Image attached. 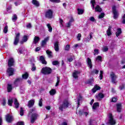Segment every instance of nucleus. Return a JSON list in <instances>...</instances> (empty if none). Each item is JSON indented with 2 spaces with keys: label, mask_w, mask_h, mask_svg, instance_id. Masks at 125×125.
Returning <instances> with one entry per match:
<instances>
[{
  "label": "nucleus",
  "mask_w": 125,
  "mask_h": 125,
  "mask_svg": "<svg viewBox=\"0 0 125 125\" xmlns=\"http://www.w3.org/2000/svg\"><path fill=\"white\" fill-rule=\"evenodd\" d=\"M69 105H71V104L69 103V101L67 99H65L64 100L62 104L60 105L59 108L62 112H63V109H67Z\"/></svg>",
  "instance_id": "1"
},
{
  "label": "nucleus",
  "mask_w": 125,
  "mask_h": 125,
  "mask_svg": "<svg viewBox=\"0 0 125 125\" xmlns=\"http://www.w3.org/2000/svg\"><path fill=\"white\" fill-rule=\"evenodd\" d=\"M41 73L43 75H50L52 73V69L47 66L44 67L42 68Z\"/></svg>",
  "instance_id": "2"
},
{
  "label": "nucleus",
  "mask_w": 125,
  "mask_h": 125,
  "mask_svg": "<svg viewBox=\"0 0 125 125\" xmlns=\"http://www.w3.org/2000/svg\"><path fill=\"white\" fill-rule=\"evenodd\" d=\"M112 12L113 14L114 19H117V18L119 17V13L117 10V6H116V5L112 6Z\"/></svg>",
  "instance_id": "3"
},
{
  "label": "nucleus",
  "mask_w": 125,
  "mask_h": 125,
  "mask_svg": "<svg viewBox=\"0 0 125 125\" xmlns=\"http://www.w3.org/2000/svg\"><path fill=\"white\" fill-rule=\"evenodd\" d=\"M45 17L48 19H51L53 17V11L51 9L48 10L45 13Z\"/></svg>",
  "instance_id": "4"
},
{
  "label": "nucleus",
  "mask_w": 125,
  "mask_h": 125,
  "mask_svg": "<svg viewBox=\"0 0 125 125\" xmlns=\"http://www.w3.org/2000/svg\"><path fill=\"white\" fill-rule=\"evenodd\" d=\"M110 76L111 78V82L112 83H115V84H117V82H116V81H117V79H118V76L116 75V74H115V73H114L113 72H111Z\"/></svg>",
  "instance_id": "5"
},
{
  "label": "nucleus",
  "mask_w": 125,
  "mask_h": 125,
  "mask_svg": "<svg viewBox=\"0 0 125 125\" xmlns=\"http://www.w3.org/2000/svg\"><path fill=\"white\" fill-rule=\"evenodd\" d=\"M38 117H39V114L37 113H34L31 114V118H30V123L31 124H34L35 122L37 120Z\"/></svg>",
  "instance_id": "6"
},
{
  "label": "nucleus",
  "mask_w": 125,
  "mask_h": 125,
  "mask_svg": "<svg viewBox=\"0 0 125 125\" xmlns=\"http://www.w3.org/2000/svg\"><path fill=\"white\" fill-rule=\"evenodd\" d=\"M109 122L108 124L110 125H116V121L114 120V117H113V114L112 113L109 114Z\"/></svg>",
  "instance_id": "7"
},
{
  "label": "nucleus",
  "mask_w": 125,
  "mask_h": 125,
  "mask_svg": "<svg viewBox=\"0 0 125 125\" xmlns=\"http://www.w3.org/2000/svg\"><path fill=\"white\" fill-rule=\"evenodd\" d=\"M20 40V33H18L16 34V37L14 41V45H17Z\"/></svg>",
  "instance_id": "8"
},
{
  "label": "nucleus",
  "mask_w": 125,
  "mask_h": 125,
  "mask_svg": "<svg viewBox=\"0 0 125 125\" xmlns=\"http://www.w3.org/2000/svg\"><path fill=\"white\" fill-rule=\"evenodd\" d=\"M5 118L6 122H7L9 124L12 123V121H13V116L10 115L9 114H7L6 115Z\"/></svg>",
  "instance_id": "9"
},
{
  "label": "nucleus",
  "mask_w": 125,
  "mask_h": 125,
  "mask_svg": "<svg viewBox=\"0 0 125 125\" xmlns=\"http://www.w3.org/2000/svg\"><path fill=\"white\" fill-rule=\"evenodd\" d=\"M7 73L8 74L9 77L13 76L14 75V68L12 67H9L7 69Z\"/></svg>",
  "instance_id": "10"
},
{
  "label": "nucleus",
  "mask_w": 125,
  "mask_h": 125,
  "mask_svg": "<svg viewBox=\"0 0 125 125\" xmlns=\"http://www.w3.org/2000/svg\"><path fill=\"white\" fill-rule=\"evenodd\" d=\"M8 66L9 68L12 67L14 66V59L12 58H10L8 61Z\"/></svg>",
  "instance_id": "11"
},
{
  "label": "nucleus",
  "mask_w": 125,
  "mask_h": 125,
  "mask_svg": "<svg viewBox=\"0 0 125 125\" xmlns=\"http://www.w3.org/2000/svg\"><path fill=\"white\" fill-rule=\"evenodd\" d=\"M101 88V87L100 86L98 85L97 84H96L94 85V87L92 89V92L93 93H95L97 90H100Z\"/></svg>",
  "instance_id": "12"
},
{
  "label": "nucleus",
  "mask_w": 125,
  "mask_h": 125,
  "mask_svg": "<svg viewBox=\"0 0 125 125\" xmlns=\"http://www.w3.org/2000/svg\"><path fill=\"white\" fill-rule=\"evenodd\" d=\"M86 62L87 64L88 67L90 68V69H92V62H91V59L88 58L86 60Z\"/></svg>",
  "instance_id": "13"
},
{
  "label": "nucleus",
  "mask_w": 125,
  "mask_h": 125,
  "mask_svg": "<svg viewBox=\"0 0 125 125\" xmlns=\"http://www.w3.org/2000/svg\"><path fill=\"white\" fill-rule=\"evenodd\" d=\"M22 81H23V79L20 77L16 78L14 82V85L18 86V83H20V82H22Z\"/></svg>",
  "instance_id": "14"
},
{
  "label": "nucleus",
  "mask_w": 125,
  "mask_h": 125,
  "mask_svg": "<svg viewBox=\"0 0 125 125\" xmlns=\"http://www.w3.org/2000/svg\"><path fill=\"white\" fill-rule=\"evenodd\" d=\"M49 41V37H47L46 38H44L43 40L41 42V46H44L47 42Z\"/></svg>",
  "instance_id": "15"
},
{
  "label": "nucleus",
  "mask_w": 125,
  "mask_h": 125,
  "mask_svg": "<svg viewBox=\"0 0 125 125\" xmlns=\"http://www.w3.org/2000/svg\"><path fill=\"white\" fill-rule=\"evenodd\" d=\"M80 74H81V72H80L79 71H77V70H74V72H73V73H72L73 77L74 79H78L79 76H78V75H79Z\"/></svg>",
  "instance_id": "16"
},
{
  "label": "nucleus",
  "mask_w": 125,
  "mask_h": 125,
  "mask_svg": "<svg viewBox=\"0 0 125 125\" xmlns=\"http://www.w3.org/2000/svg\"><path fill=\"white\" fill-rule=\"evenodd\" d=\"M35 105V100H30L28 102L27 106L29 108H32Z\"/></svg>",
  "instance_id": "17"
},
{
  "label": "nucleus",
  "mask_w": 125,
  "mask_h": 125,
  "mask_svg": "<svg viewBox=\"0 0 125 125\" xmlns=\"http://www.w3.org/2000/svg\"><path fill=\"white\" fill-rule=\"evenodd\" d=\"M117 106V111L118 113H121L122 112V104L118 103L116 104Z\"/></svg>",
  "instance_id": "18"
},
{
  "label": "nucleus",
  "mask_w": 125,
  "mask_h": 125,
  "mask_svg": "<svg viewBox=\"0 0 125 125\" xmlns=\"http://www.w3.org/2000/svg\"><path fill=\"white\" fill-rule=\"evenodd\" d=\"M105 95H104V94L102 93H99L98 95H96V98L98 100H99V98H100L101 99H103Z\"/></svg>",
  "instance_id": "19"
},
{
  "label": "nucleus",
  "mask_w": 125,
  "mask_h": 125,
  "mask_svg": "<svg viewBox=\"0 0 125 125\" xmlns=\"http://www.w3.org/2000/svg\"><path fill=\"white\" fill-rule=\"evenodd\" d=\"M54 49L55 51H59V42L58 41L55 42Z\"/></svg>",
  "instance_id": "20"
},
{
  "label": "nucleus",
  "mask_w": 125,
  "mask_h": 125,
  "mask_svg": "<svg viewBox=\"0 0 125 125\" xmlns=\"http://www.w3.org/2000/svg\"><path fill=\"white\" fill-rule=\"evenodd\" d=\"M40 60L41 61L42 64H44V65H46V64H47V62L45 61V59L43 56H41L40 57Z\"/></svg>",
  "instance_id": "21"
},
{
  "label": "nucleus",
  "mask_w": 125,
  "mask_h": 125,
  "mask_svg": "<svg viewBox=\"0 0 125 125\" xmlns=\"http://www.w3.org/2000/svg\"><path fill=\"white\" fill-rule=\"evenodd\" d=\"M46 53L48 55V57L49 58H52L53 57L52 52L50 51L49 50H47L46 51Z\"/></svg>",
  "instance_id": "22"
},
{
  "label": "nucleus",
  "mask_w": 125,
  "mask_h": 125,
  "mask_svg": "<svg viewBox=\"0 0 125 125\" xmlns=\"http://www.w3.org/2000/svg\"><path fill=\"white\" fill-rule=\"evenodd\" d=\"M123 33L122 31V28H117V32L115 33L116 37L118 38L121 34Z\"/></svg>",
  "instance_id": "23"
},
{
  "label": "nucleus",
  "mask_w": 125,
  "mask_h": 125,
  "mask_svg": "<svg viewBox=\"0 0 125 125\" xmlns=\"http://www.w3.org/2000/svg\"><path fill=\"white\" fill-rule=\"evenodd\" d=\"M94 83V79L93 78L89 79L86 81V83L87 84H90L91 85L92 84V83Z\"/></svg>",
  "instance_id": "24"
},
{
  "label": "nucleus",
  "mask_w": 125,
  "mask_h": 125,
  "mask_svg": "<svg viewBox=\"0 0 125 125\" xmlns=\"http://www.w3.org/2000/svg\"><path fill=\"white\" fill-rule=\"evenodd\" d=\"M40 40H41V39L39 37L35 36L34 38L33 43H34V44H37V43L39 42V41H40Z\"/></svg>",
  "instance_id": "25"
},
{
  "label": "nucleus",
  "mask_w": 125,
  "mask_h": 125,
  "mask_svg": "<svg viewBox=\"0 0 125 125\" xmlns=\"http://www.w3.org/2000/svg\"><path fill=\"white\" fill-rule=\"evenodd\" d=\"M32 3L37 7H39V6H40V2L37 0H32Z\"/></svg>",
  "instance_id": "26"
},
{
  "label": "nucleus",
  "mask_w": 125,
  "mask_h": 125,
  "mask_svg": "<svg viewBox=\"0 0 125 125\" xmlns=\"http://www.w3.org/2000/svg\"><path fill=\"white\" fill-rule=\"evenodd\" d=\"M95 10L96 12H102V8L100 7L99 5H97L96 7L95 8Z\"/></svg>",
  "instance_id": "27"
},
{
  "label": "nucleus",
  "mask_w": 125,
  "mask_h": 125,
  "mask_svg": "<svg viewBox=\"0 0 125 125\" xmlns=\"http://www.w3.org/2000/svg\"><path fill=\"white\" fill-rule=\"evenodd\" d=\"M111 29H112V26H109L108 29L106 31V34L108 36V37H110V36L112 35V32H111Z\"/></svg>",
  "instance_id": "28"
},
{
  "label": "nucleus",
  "mask_w": 125,
  "mask_h": 125,
  "mask_svg": "<svg viewBox=\"0 0 125 125\" xmlns=\"http://www.w3.org/2000/svg\"><path fill=\"white\" fill-rule=\"evenodd\" d=\"M7 91L8 92H11V91L13 89V87H12V84H7Z\"/></svg>",
  "instance_id": "29"
},
{
  "label": "nucleus",
  "mask_w": 125,
  "mask_h": 125,
  "mask_svg": "<svg viewBox=\"0 0 125 125\" xmlns=\"http://www.w3.org/2000/svg\"><path fill=\"white\" fill-rule=\"evenodd\" d=\"M97 107H99V103L96 102L94 103L92 106L93 110H96V109H97Z\"/></svg>",
  "instance_id": "30"
},
{
  "label": "nucleus",
  "mask_w": 125,
  "mask_h": 125,
  "mask_svg": "<svg viewBox=\"0 0 125 125\" xmlns=\"http://www.w3.org/2000/svg\"><path fill=\"white\" fill-rule=\"evenodd\" d=\"M22 78L23 80H27L29 78V73L28 72H25L24 74L22 75Z\"/></svg>",
  "instance_id": "31"
},
{
  "label": "nucleus",
  "mask_w": 125,
  "mask_h": 125,
  "mask_svg": "<svg viewBox=\"0 0 125 125\" xmlns=\"http://www.w3.org/2000/svg\"><path fill=\"white\" fill-rule=\"evenodd\" d=\"M78 14V15H81L82 14H83V12L84 11L83 9L78 8L77 9Z\"/></svg>",
  "instance_id": "32"
},
{
  "label": "nucleus",
  "mask_w": 125,
  "mask_h": 125,
  "mask_svg": "<svg viewBox=\"0 0 125 125\" xmlns=\"http://www.w3.org/2000/svg\"><path fill=\"white\" fill-rule=\"evenodd\" d=\"M98 73H99V70L95 69L91 71V75H98Z\"/></svg>",
  "instance_id": "33"
},
{
  "label": "nucleus",
  "mask_w": 125,
  "mask_h": 125,
  "mask_svg": "<svg viewBox=\"0 0 125 125\" xmlns=\"http://www.w3.org/2000/svg\"><path fill=\"white\" fill-rule=\"evenodd\" d=\"M13 104V99H9L8 100L7 104L10 107L12 106V104Z\"/></svg>",
  "instance_id": "34"
},
{
  "label": "nucleus",
  "mask_w": 125,
  "mask_h": 125,
  "mask_svg": "<svg viewBox=\"0 0 125 125\" xmlns=\"http://www.w3.org/2000/svg\"><path fill=\"white\" fill-rule=\"evenodd\" d=\"M50 95H54L56 94V90L54 89H52L50 91H49Z\"/></svg>",
  "instance_id": "35"
},
{
  "label": "nucleus",
  "mask_w": 125,
  "mask_h": 125,
  "mask_svg": "<svg viewBox=\"0 0 125 125\" xmlns=\"http://www.w3.org/2000/svg\"><path fill=\"white\" fill-rule=\"evenodd\" d=\"M47 27H48V31L50 33H52V27H51V25H50V23H48L47 24Z\"/></svg>",
  "instance_id": "36"
},
{
  "label": "nucleus",
  "mask_w": 125,
  "mask_h": 125,
  "mask_svg": "<svg viewBox=\"0 0 125 125\" xmlns=\"http://www.w3.org/2000/svg\"><path fill=\"white\" fill-rule=\"evenodd\" d=\"M90 3H91L93 7V9H94V8L95 7V4H96V1H95V0H91L90 1Z\"/></svg>",
  "instance_id": "37"
},
{
  "label": "nucleus",
  "mask_w": 125,
  "mask_h": 125,
  "mask_svg": "<svg viewBox=\"0 0 125 125\" xmlns=\"http://www.w3.org/2000/svg\"><path fill=\"white\" fill-rule=\"evenodd\" d=\"M22 41H23L24 42H28V36L24 35L22 37Z\"/></svg>",
  "instance_id": "38"
},
{
  "label": "nucleus",
  "mask_w": 125,
  "mask_h": 125,
  "mask_svg": "<svg viewBox=\"0 0 125 125\" xmlns=\"http://www.w3.org/2000/svg\"><path fill=\"white\" fill-rule=\"evenodd\" d=\"M60 83V77L59 76L57 77V82L56 83L55 86H58L59 85V83Z\"/></svg>",
  "instance_id": "39"
},
{
  "label": "nucleus",
  "mask_w": 125,
  "mask_h": 125,
  "mask_svg": "<svg viewBox=\"0 0 125 125\" xmlns=\"http://www.w3.org/2000/svg\"><path fill=\"white\" fill-rule=\"evenodd\" d=\"M7 32H8V26L7 25H6L3 29V33L4 34H6V33H7Z\"/></svg>",
  "instance_id": "40"
},
{
  "label": "nucleus",
  "mask_w": 125,
  "mask_h": 125,
  "mask_svg": "<svg viewBox=\"0 0 125 125\" xmlns=\"http://www.w3.org/2000/svg\"><path fill=\"white\" fill-rule=\"evenodd\" d=\"M105 17V14L104 13H101L100 15L99 16V19H102V18H104Z\"/></svg>",
  "instance_id": "41"
},
{
  "label": "nucleus",
  "mask_w": 125,
  "mask_h": 125,
  "mask_svg": "<svg viewBox=\"0 0 125 125\" xmlns=\"http://www.w3.org/2000/svg\"><path fill=\"white\" fill-rule=\"evenodd\" d=\"M52 65H54V66H56V65H59V62L58 61H54L52 62Z\"/></svg>",
  "instance_id": "42"
},
{
  "label": "nucleus",
  "mask_w": 125,
  "mask_h": 125,
  "mask_svg": "<svg viewBox=\"0 0 125 125\" xmlns=\"http://www.w3.org/2000/svg\"><path fill=\"white\" fill-rule=\"evenodd\" d=\"M20 115L21 116H23L24 115V110H23V107H21V110L20 111Z\"/></svg>",
  "instance_id": "43"
},
{
  "label": "nucleus",
  "mask_w": 125,
  "mask_h": 125,
  "mask_svg": "<svg viewBox=\"0 0 125 125\" xmlns=\"http://www.w3.org/2000/svg\"><path fill=\"white\" fill-rule=\"evenodd\" d=\"M36 70H37V67L35 65V63H32L31 71H32V72H34V71H36Z\"/></svg>",
  "instance_id": "44"
},
{
  "label": "nucleus",
  "mask_w": 125,
  "mask_h": 125,
  "mask_svg": "<svg viewBox=\"0 0 125 125\" xmlns=\"http://www.w3.org/2000/svg\"><path fill=\"white\" fill-rule=\"evenodd\" d=\"M6 104V99H5V98H3L2 103V106H5Z\"/></svg>",
  "instance_id": "45"
},
{
  "label": "nucleus",
  "mask_w": 125,
  "mask_h": 125,
  "mask_svg": "<svg viewBox=\"0 0 125 125\" xmlns=\"http://www.w3.org/2000/svg\"><path fill=\"white\" fill-rule=\"evenodd\" d=\"M94 55H96V54L97 55H98V54H99V49H95L94 50Z\"/></svg>",
  "instance_id": "46"
},
{
  "label": "nucleus",
  "mask_w": 125,
  "mask_h": 125,
  "mask_svg": "<svg viewBox=\"0 0 125 125\" xmlns=\"http://www.w3.org/2000/svg\"><path fill=\"white\" fill-rule=\"evenodd\" d=\"M96 60H98L99 61L102 62V57L101 56H98L96 58Z\"/></svg>",
  "instance_id": "47"
},
{
  "label": "nucleus",
  "mask_w": 125,
  "mask_h": 125,
  "mask_svg": "<svg viewBox=\"0 0 125 125\" xmlns=\"http://www.w3.org/2000/svg\"><path fill=\"white\" fill-rule=\"evenodd\" d=\"M125 88V84H122V85L119 86V89L120 90H123Z\"/></svg>",
  "instance_id": "48"
},
{
  "label": "nucleus",
  "mask_w": 125,
  "mask_h": 125,
  "mask_svg": "<svg viewBox=\"0 0 125 125\" xmlns=\"http://www.w3.org/2000/svg\"><path fill=\"white\" fill-rule=\"evenodd\" d=\"M39 106L40 107H42V99L41 98L39 102Z\"/></svg>",
  "instance_id": "49"
},
{
  "label": "nucleus",
  "mask_w": 125,
  "mask_h": 125,
  "mask_svg": "<svg viewBox=\"0 0 125 125\" xmlns=\"http://www.w3.org/2000/svg\"><path fill=\"white\" fill-rule=\"evenodd\" d=\"M51 2H54L55 3H59L60 0H49Z\"/></svg>",
  "instance_id": "50"
},
{
  "label": "nucleus",
  "mask_w": 125,
  "mask_h": 125,
  "mask_svg": "<svg viewBox=\"0 0 125 125\" xmlns=\"http://www.w3.org/2000/svg\"><path fill=\"white\" fill-rule=\"evenodd\" d=\"M64 50H67V51L70 50V45L67 44L64 48Z\"/></svg>",
  "instance_id": "51"
},
{
  "label": "nucleus",
  "mask_w": 125,
  "mask_h": 125,
  "mask_svg": "<svg viewBox=\"0 0 125 125\" xmlns=\"http://www.w3.org/2000/svg\"><path fill=\"white\" fill-rule=\"evenodd\" d=\"M12 20L14 21H16V20H17V15L16 14H14L13 16V17L12 18Z\"/></svg>",
  "instance_id": "52"
},
{
  "label": "nucleus",
  "mask_w": 125,
  "mask_h": 125,
  "mask_svg": "<svg viewBox=\"0 0 125 125\" xmlns=\"http://www.w3.org/2000/svg\"><path fill=\"white\" fill-rule=\"evenodd\" d=\"M99 77L100 78V80H102V79H103V71L102 70L100 71V74Z\"/></svg>",
  "instance_id": "53"
},
{
  "label": "nucleus",
  "mask_w": 125,
  "mask_h": 125,
  "mask_svg": "<svg viewBox=\"0 0 125 125\" xmlns=\"http://www.w3.org/2000/svg\"><path fill=\"white\" fill-rule=\"evenodd\" d=\"M16 125H25L23 122L20 121L17 123Z\"/></svg>",
  "instance_id": "54"
},
{
  "label": "nucleus",
  "mask_w": 125,
  "mask_h": 125,
  "mask_svg": "<svg viewBox=\"0 0 125 125\" xmlns=\"http://www.w3.org/2000/svg\"><path fill=\"white\" fill-rule=\"evenodd\" d=\"M75 66H77L78 67H81V66H82V63H81V62H78L76 63Z\"/></svg>",
  "instance_id": "55"
},
{
  "label": "nucleus",
  "mask_w": 125,
  "mask_h": 125,
  "mask_svg": "<svg viewBox=\"0 0 125 125\" xmlns=\"http://www.w3.org/2000/svg\"><path fill=\"white\" fill-rule=\"evenodd\" d=\"M77 39L78 41H81V38H82V34L81 33H79L77 35Z\"/></svg>",
  "instance_id": "56"
},
{
  "label": "nucleus",
  "mask_w": 125,
  "mask_h": 125,
  "mask_svg": "<svg viewBox=\"0 0 125 125\" xmlns=\"http://www.w3.org/2000/svg\"><path fill=\"white\" fill-rule=\"evenodd\" d=\"M109 50V48L107 47H105L103 49V51L104 52H106V51H108Z\"/></svg>",
  "instance_id": "57"
},
{
  "label": "nucleus",
  "mask_w": 125,
  "mask_h": 125,
  "mask_svg": "<svg viewBox=\"0 0 125 125\" xmlns=\"http://www.w3.org/2000/svg\"><path fill=\"white\" fill-rule=\"evenodd\" d=\"M79 116H80L83 115L84 114L83 111H82V110H80L79 111Z\"/></svg>",
  "instance_id": "58"
},
{
  "label": "nucleus",
  "mask_w": 125,
  "mask_h": 125,
  "mask_svg": "<svg viewBox=\"0 0 125 125\" xmlns=\"http://www.w3.org/2000/svg\"><path fill=\"white\" fill-rule=\"evenodd\" d=\"M63 22H64V21H63V20H62V19H60V23H61V24L62 25V27L64 26V25H63Z\"/></svg>",
  "instance_id": "59"
},
{
  "label": "nucleus",
  "mask_w": 125,
  "mask_h": 125,
  "mask_svg": "<svg viewBox=\"0 0 125 125\" xmlns=\"http://www.w3.org/2000/svg\"><path fill=\"white\" fill-rule=\"evenodd\" d=\"M117 101V98H112L111 99V102H116Z\"/></svg>",
  "instance_id": "60"
},
{
  "label": "nucleus",
  "mask_w": 125,
  "mask_h": 125,
  "mask_svg": "<svg viewBox=\"0 0 125 125\" xmlns=\"http://www.w3.org/2000/svg\"><path fill=\"white\" fill-rule=\"evenodd\" d=\"M83 98V97L81 96V95H79V98L77 99V102H80L81 100H82V99Z\"/></svg>",
  "instance_id": "61"
},
{
  "label": "nucleus",
  "mask_w": 125,
  "mask_h": 125,
  "mask_svg": "<svg viewBox=\"0 0 125 125\" xmlns=\"http://www.w3.org/2000/svg\"><path fill=\"white\" fill-rule=\"evenodd\" d=\"M93 123V120L92 119H90L89 121V125H92Z\"/></svg>",
  "instance_id": "62"
},
{
  "label": "nucleus",
  "mask_w": 125,
  "mask_h": 125,
  "mask_svg": "<svg viewBox=\"0 0 125 125\" xmlns=\"http://www.w3.org/2000/svg\"><path fill=\"white\" fill-rule=\"evenodd\" d=\"M40 50H41V47H37L35 48V51H36V52H38V51H40Z\"/></svg>",
  "instance_id": "63"
},
{
  "label": "nucleus",
  "mask_w": 125,
  "mask_h": 125,
  "mask_svg": "<svg viewBox=\"0 0 125 125\" xmlns=\"http://www.w3.org/2000/svg\"><path fill=\"white\" fill-rule=\"evenodd\" d=\"M90 20L92 22H94V21H95V19L94 18V17H92L90 18Z\"/></svg>",
  "instance_id": "64"
}]
</instances>
